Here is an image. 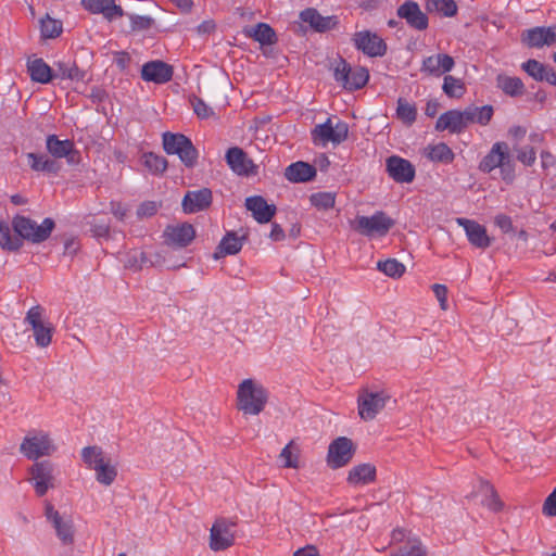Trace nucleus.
<instances>
[{
  "mask_svg": "<svg viewBox=\"0 0 556 556\" xmlns=\"http://www.w3.org/2000/svg\"><path fill=\"white\" fill-rule=\"evenodd\" d=\"M478 168L484 174L498 168L502 180L507 185L513 184L516 178V164L509 154L508 144L504 141H497L492 146L480 161Z\"/></svg>",
  "mask_w": 556,
  "mask_h": 556,
  "instance_id": "nucleus-3",
  "label": "nucleus"
},
{
  "mask_svg": "<svg viewBox=\"0 0 556 556\" xmlns=\"http://www.w3.org/2000/svg\"><path fill=\"white\" fill-rule=\"evenodd\" d=\"M540 156H541V166L544 170L556 165V156L552 152H549L547 150H543L541 152Z\"/></svg>",
  "mask_w": 556,
  "mask_h": 556,
  "instance_id": "nucleus-59",
  "label": "nucleus"
},
{
  "mask_svg": "<svg viewBox=\"0 0 556 556\" xmlns=\"http://www.w3.org/2000/svg\"><path fill=\"white\" fill-rule=\"evenodd\" d=\"M129 20L134 30H146L153 24V18L150 16L131 14L129 15Z\"/></svg>",
  "mask_w": 556,
  "mask_h": 556,
  "instance_id": "nucleus-52",
  "label": "nucleus"
},
{
  "mask_svg": "<svg viewBox=\"0 0 556 556\" xmlns=\"http://www.w3.org/2000/svg\"><path fill=\"white\" fill-rule=\"evenodd\" d=\"M129 62L130 56L127 52L119 51L115 53L114 63L119 70L125 71L128 67Z\"/></svg>",
  "mask_w": 556,
  "mask_h": 556,
  "instance_id": "nucleus-60",
  "label": "nucleus"
},
{
  "mask_svg": "<svg viewBox=\"0 0 556 556\" xmlns=\"http://www.w3.org/2000/svg\"><path fill=\"white\" fill-rule=\"evenodd\" d=\"M395 116L406 126H412L417 119V108L415 103H410L404 98H399Z\"/></svg>",
  "mask_w": 556,
  "mask_h": 556,
  "instance_id": "nucleus-37",
  "label": "nucleus"
},
{
  "mask_svg": "<svg viewBox=\"0 0 556 556\" xmlns=\"http://www.w3.org/2000/svg\"><path fill=\"white\" fill-rule=\"evenodd\" d=\"M543 514L548 517H556V488L546 497L543 504Z\"/></svg>",
  "mask_w": 556,
  "mask_h": 556,
  "instance_id": "nucleus-55",
  "label": "nucleus"
},
{
  "mask_svg": "<svg viewBox=\"0 0 556 556\" xmlns=\"http://www.w3.org/2000/svg\"><path fill=\"white\" fill-rule=\"evenodd\" d=\"M245 207L252 212L253 217L260 224H266L271 220L276 214V206L268 204L261 195H253L245 199Z\"/></svg>",
  "mask_w": 556,
  "mask_h": 556,
  "instance_id": "nucleus-27",
  "label": "nucleus"
},
{
  "mask_svg": "<svg viewBox=\"0 0 556 556\" xmlns=\"http://www.w3.org/2000/svg\"><path fill=\"white\" fill-rule=\"evenodd\" d=\"M54 68V78L83 81L86 77V71L79 68L75 62H56Z\"/></svg>",
  "mask_w": 556,
  "mask_h": 556,
  "instance_id": "nucleus-35",
  "label": "nucleus"
},
{
  "mask_svg": "<svg viewBox=\"0 0 556 556\" xmlns=\"http://www.w3.org/2000/svg\"><path fill=\"white\" fill-rule=\"evenodd\" d=\"M427 549L418 538H408L402 544L393 547L390 556H426Z\"/></svg>",
  "mask_w": 556,
  "mask_h": 556,
  "instance_id": "nucleus-34",
  "label": "nucleus"
},
{
  "mask_svg": "<svg viewBox=\"0 0 556 556\" xmlns=\"http://www.w3.org/2000/svg\"><path fill=\"white\" fill-rule=\"evenodd\" d=\"M377 268L384 275L392 278H400L405 273V266L395 258H388L386 261H379Z\"/></svg>",
  "mask_w": 556,
  "mask_h": 556,
  "instance_id": "nucleus-46",
  "label": "nucleus"
},
{
  "mask_svg": "<svg viewBox=\"0 0 556 556\" xmlns=\"http://www.w3.org/2000/svg\"><path fill=\"white\" fill-rule=\"evenodd\" d=\"M238 409L245 415H258L268 400L267 390L252 379L243 380L237 392Z\"/></svg>",
  "mask_w": 556,
  "mask_h": 556,
  "instance_id": "nucleus-4",
  "label": "nucleus"
},
{
  "mask_svg": "<svg viewBox=\"0 0 556 556\" xmlns=\"http://www.w3.org/2000/svg\"><path fill=\"white\" fill-rule=\"evenodd\" d=\"M237 522L224 517L217 518L210 531V548L214 552L225 551L233 545Z\"/></svg>",
  "mask_w": 556,
  "mask_h": 556,
  "instance_id": "nucleus-10",
  "label": "nucleus"
},
{
  "mask_svg": "<svg viewBox=\"0 0 556 556\" xmlns=\"http://www.w3.org/2000/svg\"><path fill=\"white\" fill-rule=\"evenodd\" d=\"M54 464L50 460H36L28 472L37 496L42 497L49 489L55 488Z\"/></svg>",
  "mask_w": 556,
  "mask_h": 556,
  "instance_id": "nucleus-11",
  "label": "nucleus"
},
{
  "mask_svg": "<svg viewBox=\"0 0 556 556\" xmlns=\"http://www.w3.org/2000/svg\"><path fill=\"white\" fill-rule=\"evenodd\" d=\"M157 212V205L153 201H147L139 205L137 210V215L139 217H151L155 215Z\"/></svg>",
  "mask_w": 556,
  "mask_h": 556,
  "instance_id": "nucleus-57",
  "label": "nucleus"
},
{
  "mask_svg": "<svg viewBox=\"0 0 556 556\" xmlns=\"http://www.w3.org/2000/svg\"><path fill=\"white\" fill-rule=\"evenodd\" d=\"M470 118L466 109L464 111L448 110L439 116L434 128L437 131L448 130L451 134H460L469 125L468 119Z\"/></svg>",
  "mask_w": 556,
  "mask_h": 556,
  "instance_id": "nucleus-18",
  "label": "nucleus"
},
{
  "mask_svg": "<svg viewBox=\"0 0 556 556\" xmlns=\"http://www.w3.org/2000/svg\"><path fill=\"white\" fill-rule=\"evenodd\" d=\"M48 154L28 152L25 154L27 165L34 172L56 175L62 166L58 161L66 159L68 165H77L80 161V152L75 148L73 140H61L56 135H48L46 138Z\"/></svg>",
  "mask_w": 556,
  "mask_h": 556,
  "instance_id": "nucleus-2",
  "label": "nucleus"
},
{
  "mask_svg": "<svg viewBox=\"0 0 556 556\" xmlns=\"http://www.w3.org/2000/svg\"><path fill=\"white\" fill-rule=\"evenodd\" d=\"M316 176V168L306 162H295L290 164L285 172V177L291 182L311 181Z\"/></svg>",
  "mask_w": 556,
  "mask_h": 556,
  "instance_id": "nucleus-30",
  "label": "nucleus"
},
{
  "mask_svg": "<svg viewBox=\"0 0 556 556\" xmlns=\"http://www.w3.org/2000/svg\"><path fill=\"white\" fill-rule=\"evenodd\" d=\"M173 75V66L161 60L149 61L141 67V78L144 81L162 85L172 80Z\"/></svg>",
  "mask_w": 556,
  "mask_h": 556,
  "instance_id": "nucleus-20",
  "label": "nucleus"
},
{
  "mask_svg": "<svg viewBox=\"0 0 556 556\" xmlns=\"http://www.w3.org/2000/svg\"><path fill=\"white\" fill-rule=\"evenodd\" d=\"M467 113L471 117L469 121V124L477 123L481 126L488 125L494 114L493 106L490 104L483 105V106H475L470 105L466 108Z\"/></svg>",
  "mask_w": 556,
  "mask_h": 556,
  "instance_id": "nucleus-39",
  "label": "nucleus"
},
{
  "mask_svg": "<svg viewBox=\"0 0 556 556\" xmlns=\"http://www.w3.org/2000/svg\"><path fill=\"white\" fill-rule=\"evenodd\" d=\"M58 538L65 545L72 544L74 542V530L73 522L71 519L59 518L56 521L52 523Z\"/></svg>",
  "mask_w": 556,
  "mask_h": 556,
  "instance_id": "nucleus-43",
  "label": "nucleus"
},
{
  "mask_svg": "<svg viewBox=\"0 0 556 556\" xmlns=\"http://www.w3.org/2000/svg\"><path fill=\"white\" fill-rule=\"evenodd\" d=\"M456 222L464 228L467 239L471 245L482 250L491 245L492 239L488 236L486 228L483 225L476 220L463 217L457 218Z\"/></svg>",
  "mask_w": 556,
  "mask_h": 556,
  "instance_id": "nucleus-21",
  "label": "nucleus"
},
{
  "mask_svg": "<svg viewBox=\"0 0 556 556\" xmlns=\"http://www.w3.org/2000/svg\"><path fill=\"white\" fill-rule=\"evenodd\" d=\"M56 446L49 433L42 430H33L27 433L20 445V452L29 460H38L41 457L51 456Z\"/></svg>",
  "mask_w": 556,
  "mask_h": 556,
  "instance_id": "nucleus-6",
  "label": "nucleus"
},
{
  "mask_svg": "<svg viewBox=\"0 0 556 556\" xmlns=\"http://www.w3.org/2000/svg\"><path fill=\"white\" fill-rule=\"evenodd\" d=\"M94 472L96 480L105 486L111 485L117 477L116 467L106 458L94 468Z\"/></svg>",
  "mask_w": 556,
  "mask_h": 556,
  "instance_id": "nucleus-38",
  "label": "nucleus"
},
{
  "mask_svg": "<svg viewBox=\"0 0 556 556\" xmlns=\"http://www.w3.org/2000/svg\"><path fill=\"white\" fill-rule=\"evenodd\" d=\"M517 160L525 166H532L536 160V151L533 147L526 146L522 148H514Z\"/></svg>",
  "mask_w": 556,
  "mask_h": 556,
  "instance_id": "nucleus-50",
  "label": "nucleus"
},
{
  "mask_svg": "<svg viewBox=\"0 0 556 556\" xmlns=\"http://www.w3.org/2000/svg\"><path fill=\"white\" fill-rule=\"evenodd\" d=\"M244 237H239L235 231H228L220 240L214 252V258L218 260L226 255H235L239 253L243 245Z\"/></svg>",
  "mask_w": 556,
  "mask_h": 556,
  "instance_id": "nucleus-31",
  "label": "nucleus"
},
{
  "mask_svg": "<svg viewBox=\"0 0 556 556\" xmlns=\"http://www.w3.org/2000/svg\"><path fill=\"white\" fill-rule=\"evenodd\" d=\"M396 14L416 30L422 31L428 28L429 18L416 1L406 0L397 8Z\"/></svg>",
  "mask_w": 556,
  "mask_h": 556,
  "instance_id": "nucleus-19",
  "label": "nucleus"
},
{
  "mask_svg": "<svg viewBox=\"0 0 556 556\" xmlns=\"http://www.w3.org/2000/svg\"><path fill=\"white\" fill-rule=\"evenodd\" d=\"M455 65L454 59L445 53H438L424 59L420 71L432 76L448 73Z\"/></svg>",
  "mask_w": 556,
  "mask_h": 556,
  "instance_id": "nucleus-26",
  "label": "nucleus"
},
{
  "mask_svg": "<svg viewBox=\"0 0 556 556\" xmlns=\"http://www.w3.org/2000/svg\"><path fill=\"white\" fill-rule=\"evenodd\" d=\"M354 47L370 58L383 56L387 53V43L376 33L362 30L354 34Z\"/></svg>",
  "mask_w": 556,
  "mask_h": 556,
  "instance_id": "nucleus-14",
  "label": "nucleus"
},
{
  "mask_svg": "<svg viewBox=\"0 0 556 556\" xmlns=\"http://www.w3.org/2000/svg\"><path fill=\"white\" fill-rule=\"evenodd\" d=\"M481 492H483L486 496L485 505L493 511H498L503 507V503L501 502L495 489L488 481H481Z\"/></svg>",
  "mask_w": 556,
  "mask_h": 556,
  "instance_id": "nucleus-48",
  "label": "nucleus"
},
{
  "mask_svg": "<svg viewBox=\"0 0 556 556\" xmlns=\"http://www.w3.org/2000/svg\"><path fill=\"white\" fill-rule=\"evenodd\" d=\"M285 237L286 235L282 227L277 223H273L269 238L274 241H281Z\"/></svg>",
  "mask_w": 556,
  "mask_h": 556,
  "instance_id": "nucleus-62",
  "label": "nucleus"
},
{
  "mask_svg": "<svg viewBox=\"0 0 556 556\" xmlns=\"http://www.w3.org/2000/svg\"><path fill=\"white\" fill-rule=\"evenodd\" d=\"M212 191L208 188L188 191L181 202L185 213L193 214L206 210L212 204Z\"/></svg>",
  "mask_w": 556,
  "mask_h": 556,
  "instance_id": "nucleus-24",
  "label": "nucleus"
},
{
  "mask_svg": "<svg viewBox=\"0 0 556 556\" xmlns=\"http://www.w3.org/2000/svg\"><path fill=\"white\" fill-rule=\"evenodd\" d=\"M106 97H108V94L104 89H102L100 87H93L91 89L90 98L92 99L93 102H99V103L103 102Z\"/></svg>",
  "mask_w": 556,
  "mask_h": 556,
  "instance_id": "nucleus-64",
  "label": "nucleus"
},
{
  "mask_svg": "<svg viewBox=\"0 0 556 556\" xmlns=\"http://www.w3.org/2000/svg\"><path fill=\"white\" fill-rule=\"evenodd\" d=\"M142 160L143 165L153 175H162L168 166V162L164 156L153 152L143 153Z\"/></svg>",
  "mask_w": 556,
  "mask_h": 556,
  "instance_id": "nucleus-41",
  "label": "nucleus"
},
{
  "mask_svg": "<svg viewBox=\"0 0 556 556\" xmlns=\"http://www.w3.org/2000/svg\"><path fill=\"white\" fill-rule=\"evenodd\" d=\"M104 458V453L100 446H86L81 450V459L89 469L94 470Z\"/></svg>",
  "mask_w": 556,
  "mask_h": 556,
  "instance_id": "nucleus-44",
  "label": "nucleus"
},
{
  "mask_svg": "<svg viewBox=\"0 0 556 556\" xmlns=\"http://www.w3.org/2000/svg\"><path fill=\"white\" fill-rule=\"evenodd\" d=\"M333 77L344 89L354 91L367 84L369 73L365 67H352L344 59H339L333 71Z\"/></svg>",
  "mask_w": 556,
  "mask_h": 556,
  "instance_id": "nucleus-7",
  "label": "nucleus"
},
{
  "mask_svg": "<svg viewBox=\"0 0 556 556\" xmlns=\"http://www.w3.org/2000/svg\"><path fill=\"white\" fill-rule=\"evenodd\" d=\"M386 170L399 184L412 182L416 175L415 166L406 159L391 155L386 160Z\"/></svg>",
  "mask_w": 556,
  "mask_h": 556,
  "instance_id": "nucleus-17",
  "label": "nucleus"
},
{
  "mask_svg": "<svg viewBox=\"0 0 556 556\" xmlns=\"http://www.w3.org/2000/svg\"><path fill=\"white\" fill-rule=\"evenodd\" d=\"M393 226L394 220L383 211H377L371 216H357L352 225L355 231L366 237H383Z\"/></svg>",
  "mask_w": 556,
  "mask_h": 556,
  "instance_id": "nucleus-8",
  "label": "nucleus"
},
{
  "mask_svg": "<svg viewBox=\"0 0 556 556\" xmlns=\"http://www.w3.org/2000/svg\"><path fill=\"white\" fill-rule=\"evenodd\" d=\"M390 400V395L384 391L369 392L363 391L357 399L358 414L364 420H372L380 410H382Z\"/></svg>",
  "mask_w": 556,
  "mask_h": 556,
  "instance_id": "nucleus-12",
  "label": "nucleus"
},
{
  "mask_svg": "<svg viewBox=\"0 0 556 556\" xmlns=\"http://www.w3.org/2000/svg\"><path fill=\"white\" fill-rule=\"evenodd\" d=\"M81 5L92 14H103L109 21L124 15V10L115 4V0H81Z\"/></svg>",
  "mask_w": 556,
  "mask_h": 556,
  "instance_id": "nucleus-28",
  "label": "nucleus"
},
{
  "mask_svg": "<svg viewBox=\"0 0 556 556\" xmlns=\"http://www.w3.org/2000/svg\"><path fill=\"white\" fill-rule=\"evenodd\" d=\"M162 139L163 149L167 154L178 155L182 164L188 168L195 166L199 152L190 138L184 134L165 131L162 135Z\"/></svg>",
  "mask_w": 556,
  "mask_h": 556,
  "instance_id": "nucleus-5",
  "label": "nucleus"
},
{
  "mask_svg": "<svg viewBox=\"0 0 556 556\" xmlns=\"http://www.w3.org/2000/svg\"><path fill=\"white\" fill-rule=\"evenodd\" d=\"M280 457L285 460V467L286 468H296L298 467V460L296 458H293L292 452L290 450L289 445H286L281 453Z\"/></svg>",
  "mask_w": 556,
  "mask_h": 556,
  "instance_id": "nucleus-58",
  "label": "nucleus"
},
{
  "mask_svg": "<svg viewBox=\"0 0 556 556\" xmlns=\"http://www.w3.org/2000/svg\"><path fill=\"white\" fill-rule=\"evenodd\" d=\"M249 35L261 45H273L277 40L275 30L266 23L256 24Z\"/></svg>",
  "mask_w": 556,
  "mask_h": 556,
  "instance_id": "nucleus-40",
  "label": "nucleus"
},
{
  "mask_svg": "<svg viewBox=\"0 0 556 556\" xmlns=\"http://www.w3.org/2000/svg\"><path fill=\"white\" fill-rule=\"evenodd\" d=\"M435 8L444 16L452 17L457 13V4L454 0H437Z\"/></svg>",
  "mask_w": 556,
  "mask_h": 556,
  "instance_id": "nucleus-53",
  "label": "nucleus"
},
{
  "mask_svg": "<svg viewBox=\"0 0 556 556\" xmlns=\"http://www.w3.org/2000/svg\"><path fill=\"white\" fill-rule=\"evenodd\" d=\"M228 166L238 175L249 176L256 174V166L248 157L243 149L239 147L229 148L225 155Z\"/></svg>",
  "mask_w": 556,
  "mask_h": 556,
  "instance_id": "nucleus-22",
  "label": "nucleus"
},
{
  "mask_svg": "<svg viewBox=\"0 0 556 556\" xmlns=\"http://www.w3.org/2000/svg\"><path fill=\"white\" fill-rule=\"evenodd\" d=\"M43 308L36 305L29 308L25 316V323L29 324L34 331L36 344L40 348H47L52 340L53 327L43 324L41 320Z\"/></svg>",
  "mask_w": 556,
  "mask_h": 556,
  "instance_id": "nucleus-15",
  "label": "nucleus"
},
{
  "mask_svg": "<svg viewBox=\"0 0 556 556\" xmlns=\"http://www.w3.org/2000/svg\"><path fill=\"white\" fill-rule=\"evenodd\" d=\"M27 72L30 79L39 84H48L54 78V70L43 59L29 60L27 62Z\"/></svg>",
  "mask_w": 556,
  "mask_h": 556,
  "instance_id": "nucleus-33",
  "label": "nucleus"
},
{
  "mask_svg": "<svg viewBox=\"0 0 556 556\" xmlns=\"http://www.w3.org/2000/svg\"><path fill=\"white\" fill-rule=\"evenodd\" d=\"M45 515H46V518L51 522L53 523L54 521H56L59 518H61V515L59 514L58 510L54 509L53 505L51 503H46V507H45Z\"/></svg>",
  "mask_w": 556,
  "mask_h": 556,
  "instance_id": "nucleus-63",
  "label": "nucleus"
},
{
  "mask_svg": "<svg viewBox=\"0 0 556 556\" xmlns=\"http://www.w3.org/2000/svg\"><path fill=\"white\" fill-rule=\"evenodd\" d=\"M348 482L352 485H365L376 480V467L369 463L354 466L348 475Z\"/></svg>",
  "mask_w": 556,
  "mask_h": 556,
  "instance_id": "nucleus-32",
  "label": "nucleus"
},
{
  "mask_svg": "<svg viewBox=\"0 0 556 556\" xmlns=\"http://www.w3.org/2000/svg\"><path fill=\"white\" fill-rule=\"evenodd\" d=\"M300 18L307 23L315 31L326 33L339 25L338 16H323L316 9L307 8L300 13Z\"/></svg>",
  "mask_w": 556,
  "mask_h": 556,
  "instance_id": "nucleus-25",
  "label": "nucleus"
},
{
  "mask_svg": "<svg viewBox=\"0 0 556 556\" xmlns=\"http://www.w3.org/2000/svg\"><path fill=\"white\" fill-rule=\"evenodd\" d=\"M165 242L177 248L188 247L195 238L194 227L189 223L167 226L164 231Z\"/></svg>",
  "mask_w": 556,
  "mask_h": 556,
  "instance_id": "nucleus-23",
  "label": "nucleus"
},
{
  "mask_svg": "<svg viewBox=\"0 0 556 556\" xmlns=\"http://www.w3.org/2000/svg\"><path fill=\"white\" fill-rule=\"evenodd\" d=\"M521 70L535 81H546L552 86H556V72L548 65L534 59H529L521 64Z\"/></svg>",
  "mask_w": 556,
  "mask_h": 556,
  "instance_id": "nucleus-29",
  "label": "nucleus"
},
{
  "mask_svg": "<svg viewBox=\"0 0 556 556\" xmlns=\"http://www.w3.org/2000/svg\"><path fill=\"white\" fill-rule=\"evenodd\" d=\"M309 201L316 208L326 211L333 207L336 194L332 192H317L311 195Z\"/></svg>",
  "mask_w": 556,
  "mask_h": 556,
  "instance_id": "nucleus-49",
  "label": "nucleus"
},
{
  "mask_svg": "<svg viewBox=\"0 0 556 556\" xmlns=\"http://www.w3.org/2000/svg\"><path fill=\"white\" fill-rule=\"evenodd\" d=\"M495 225L504 232L508 233L514 231V225L510 216L505 214H498L494 219Z\"/></svg>",
  "mask_w": 556,
  "mask_h": 556,
  "instance_id": "nucleus-56",
  "label": "nucleus"
},
{
  "mask_svg": "<svg viewBox=\"0 0 556 556\" xmlns=\"http://www.w3.org/2000/svg\"><path fill=\"white\" fill-rule=\"evenodd\" d=\"M443 92L450 98H462L466 92V87L460 78L446 75L443 79Z\"/></svg>",
  "mask_w": 556,
  "mask_h": 556,
  "instance_id": "nucleus-42",
  "label": "nucleus"
},
{
  "mask_svg": "<svg viewBox=\"0 0 556 556\" xmlns=\"http://www.w3.org/2000/svg\"><path fill=\"white\" fill-rule=\"evenodd\" d=\"M190 103L199 118H208L210 116L214 115L213 109L208 106L201 98L192 96L190 98Z\"/></svg>",
  "mask_w": 556,
  "mask_h": 556,
  "instance_id": "nucleus-51",
  "label": "nucleus"
},
{
  "mask_svg": "<svg viewBox=\"0 0 556 556\" xmlns=\"http://www.w3.org/2000/svg\"><path fill=\"white\" fill-rule=\"evenodd\" d=\"M432 291L440 303V307L443 311L447 309V288L444 285L434 283L432 285Z\"/></svg>",
  "mask_w": 556,
  "mask_h": 556,
  "instance_id": "nucleus-54",
  "label": "nucleus"
},
{
  "mask_svg": "<svg viewBox=\"0 0 556 556\" xmlns=\"http://www.w3.org/2000/svg\"><path fill=\"white\" fill-rule=\"evenodd\" d=\"M54 228L55 223L50 217H46L41 224L20 214H16L11 223L0 219V248L8 252H17L24 245V241L42 243Z\"/></svg>",
  "mask_w": 556,
  "mask_h": 556,
  "instance_id": "nucleus-1",
  "label": "nucleus"
},
{
  "mask_svg": "<svg viewBox=\"0 0 556 556\" xmlns=\"http://www.w3.org/2000/svg\"><path fill=\"white\" fill-rule=\"evenodd\" d=\"M355 447L351 439L339 437L328 447L327 463L330 468L338 469L348 465L353 458Z\"/></svg>",
  "mask_w": 556,
  "mask_h": 556,
  "instance_id": "nucleus-13",
  "label": "nucleus"
},
{
  "mask_svg": "<svg viewBox=\"0 0 556 556\" xmlns=\"http://www.w3.org/2000/svg\"><path fill=\"white\" fill-rule=\"evenodd\" d=\"M521 42L529 48L553 46L556 42V25L535 26L521 33Z\"/></svg>",
  "mask_w": 556,
  "mask_h": 556,
  "instance_id": "nucleus-16",
  "label": "nucleus"
},
{
  "mask_svg": "<svg viewBox=\"0 0 556 556\" xmlns=\"http://www.w3.org/2000/svg\"><path fill=\"white\" fill-rule=\"evenodd\" d=\"M63 30L62 23L47 15L40 20V31L43 38L53 39L61 35Z\"/></svg>",
  "mask_w": 556,
  "mask_h": 556,
  "instance_id": "nucleus-45",
  "label": "nucleus"
},
{
  "mask_svg": "<svg viewBox=\"0 0 556 556\" xmlns=\"http://www.w3.org/2000/svg\"><path fill=\"white\" fill-rule=\"evenodd\" d=\"M312 140L315 146L326 147L327 143L340 144L348 139L349 125L343 121H338L332 125L331 118L323 124L316 125L311 131Z\"/></svg>",
  "mask_w": 556,
  "mask_h": 556,
  "instance_id": "nucleus-9",
  "label": "nucleus"
},
{
  "mask_svg": "<svg viewBox=\"0 0 556 556\" xmlns=\"http://www.w3.org/2000/svg\"><path fill=\"white\" fill-rule=\"evenodd\" d=\"M429 159L434 162L451 163L454 160V152L444 142L438 143L430 148Z\"/></svg>",
  "mask_w": 556,
  "mask_h": 556,
  "instance_id": "nucleus-47",
  "label": "nucleus"
},
{
  "mask_svg": "<svg viewBox=\"0 0 556 556\" xmlns=\"http://www.w3.org/2000/svg\"><path fill=\"white\" fill-rule=\"evenodd\" d=\"M496 83L497 87L507 96L518 97L525 92V85L519 77L498 75Z\"/></svg>",
  "mask_w": 556,
  "mask_h": 556,
  "instance_id": "nucleus-36",
  "label": "nucleus"
},
{
  "mask_svg": "<svg viewBox=\"0 0 556 556\" xmlns=\"http://www.w3.org/2000/svg\"><path fill=\"white\" fill-rule=\"evenodd\" d=\"M78 250H79V243L76 239L71 238L65 241V243H64V254L65 255L74 256Z\"/></svg>",
  "mask_w": 556,
  "mask_h": 556,
  "instance_id": "nucleus-61",
  "label": "nucleus"
}]
</instances>
